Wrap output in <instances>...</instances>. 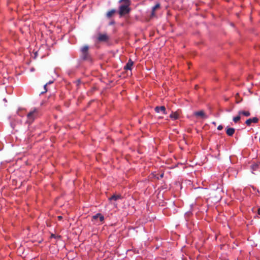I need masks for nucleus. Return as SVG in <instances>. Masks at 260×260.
Returning a JSON list of instances; mask_svg holds the SVG:
<instances>
[{
  "instance_id": "aec40b11",
  "label": "nucleus",
  "mask_w": 260,
  "mask_h": 260,
  "mask_svg": "<svg viewBox=\"0 0 260 260\" xmlns=\"http://www.w3.org/2000/svg\"><path fill=\"white\" fill-rule=\"evenodd\" d=\"M99 219H100V221H103L104 219V217L101 214H100V215L99 216Z\"/></svg>"
},
{
  "instance_id": "393cba45",
  "label": "nucleus",
  "mask_w": 260,
  "mask_h": 260,
  "mask_svg": "<svg viewBox=\"0 0 260 260\" xmlns=\"http://www.w3.org/2000/svg\"><path fill=\"white\" fill-rule=\"evenodd\" d=\"M115 23L114 21H112L111 22H110L109 24L110 25H113Z\"/></svg>"
},
{
  "instance_id": "423d86ee",
  "label": "nucleus",
  "mask_w": 260,
  "mask_h": 260,
  "mask_svg": "<svg viewBox=\"0 0 260 260\" xmlns=\"http://www.w3.org/2000/svg\"><path fill=\"white\" fill-rule=\"evenodd\" d=\"M154 110H155V111L156 113H159L160 112H161L164 114H167L166 108L164 106H160V107L159 106H156L154 108Z\"/></svg>"
},
{
  "instance_id": "39448f33",
  "label": "nucleus",
  "mask_w": 260,
  "mask_h": 260,
  "mask_svg": "<svg viewBox=\"0 0 260 260\" xmlns=\"http://www.w3.org/2000/svg\"><path fill=\"white\" fill-rule=\"evenodd\" d=\"M258 119L257 117H253L252 118L248 119L246 120L245 123L247 125L250 126L252 123H257Z\"/></svg>"
},
{
  "instance_id": "2eb2a0df",
  "label": "nucleus",
  "mask_w": 260,
  "mask_h": 260,
  "mask_svg": "<svg viewBox=\"0 0 260 260\" xmlns=\"http://www.w3.org/2000/svg\"><path fill=\"white\" fill-rule=\"evenodd\" d=\"M236 99V103L237 104H239L242 101V98H240L238 93H236L235 95Z\"/></svg>"
},
{
  "instance_id": "f03ea898",
  "label": "nucleus",
  "mask_w": 260,
  "mask_h": 260,
  "mask_svg": "<svg viewBox=\"0 0 260 260\" xmlns=\"http://www.w3.org/2000/svg\"><path fill=\"white\" fill-rule=\"evenodd\" d=\"M39 114V111L37 108H34L32 111H30L27 115L26 122L28 124L31 123L37 117Z\"/></svg>"
},
{
  "instance_id": "a211bd4d",
  "label": "nucleus",
  "mask_w": 260,
  "mask_h": 260,
  "mask_svg": "<svg viewBox=\"0 0 260 260\" xmlns=\"http://www.w3.org/2000/svg\"><path fill=\"white\" fill-rule=\"evenodd\" d=\"M259 165L258 164H254L251 167L253 171L256 170V169L258 168Z\"/></svg>"
},
{
  "instance_id": "9d476101",
  "label": "nucleus",
  "mask_w": 260,
  "mask_h": 260,
  "mask_svg": "<svg viewBox=\"0 0 260 260\" xmlns=\"http://www.w3.org/2000/svg\"><path fill=\"white\" fill-rule=\"evenodd\" d=\"M235 132L234 128L227 127L226 129V133L229 136H232Z\"/></svg>"
},
{
  "instance_id": "f257e3e1",
  "label": "nucleus",
  "mask_w": 260,
  "mask_h": 260,
  "mask_svg": "<svg viewBox=\"0 0 260 260\" xmlns=\"http://www.w3.org/2000/svg\"><path fill=\"white\" fill-rule=\"evenodd\" d=\"M89 46L88 45H85L82 47L81 49V58L83 60H91V57L88 52Z\"/></svg>"
},
{
  "instance_id": "f3484780",
  "label": "nucleus",
  "mask_w": 260,
  "mask_h": 260,
  "mask_svg": "<svg viewBox=\"0 0 260 260\" xmlns=\"http://www.w3.org/2000/svg\"><path fill=\"white\" fill-rule=\"evenodd\" d=\"M119 3H124L123 4H125V5H127V4L131 5V0H119Z\"/></svg>"
},
{
  "instance_id": "f8f14e48",
  "label": "nucleus",
  "mask_w": 260,
  "mask_h": 260,
  "mask_svg": "<svg viewBox=\"0 0 260 260\" xmlns=\"http://www.w3.org/2000/svg\"><path fill=\"white\" fill-rule=\"evenodd\" d=\"M116 10L115 9H111L107 12L106 13V16L107 18H110L113 16L115 13Z\"/></svg>"
},
{
  "instance_id": "4be33fe9",
  "label": "nucleus",
  "mask_w": 260,
  "mask_h": 260,
  "mask_svg": "<svg viewBox=\"0 0 260 260\" xmlns=\"http://www.w3.org/2000/svg\"><path fill=\"white\" fill-rule=\"evenodd\" d=\"M47 85V84H46L44 85V88L45 91H43V92H42L41 93H45V92L47 91V88H46Z\"/></svg>"
},
{
  "instance_id": "20e7f679",
  "label": "nucleus",
  "mask_w": 260,
  "mask_h": 260,
  "mask_svg": "<svg viewBox=\"0 0 260 260\" xmlns=\"http://www.w3.org/2000/svg\"><path fill=\"white\" fill-rule=\"evenodd\" d=\"M98 40L99 42H107L109 40V37L106 34H99Z\"/></svg>"
},
{
  "instance_id": "ddd939ff",
  "label": "nucleus",
  "mask_w": 260,
  "mask_h": 260,
  "mask_svg": "<svg viewBox=\"0 0 260 260\" xmlns=\"http://www.w3.org/2000/svg\"><path fill=\"white\" fill-rule=\"evenodd\" d=\"M121 198V196L120 194H114L112 196H111L110 198H109V200L110 201H117L118 199H120Z\"/></svg>"
},
{
  "instance_id": "412c9836",
  "label": "nucleus",
  "mask_w": 260,
  "mask_h": 260,
  "mask_svg": "<svg viewBox=\"0 0 260 260\" xmlns=\"http://www.w3.org/2000/svg\"><path fill=\"white\" fill-rule=\"evenodd\" d=\"M51 237L54 238H60V236H55L54 234H52L51 235Z\"/></svg>"
},
{
  "instance_id": "0eeeda50",
  "label": "nucleus",
  "mask_w": 260,
  "mask_h": 260,
  "mask_svg": "<svg viewBox=\"0 0 260 260\" xmlns=\"http://www.w3.org/2000/svg\"><path fill=\"white\" fill-rule=\"evenodd\" d=\"M193 115L196 117H201L202 118H206L207 116H206L204 111L201 110L200 111H197L194 112Z\"/></svg>"
},
{
  "instance_id": "5701e85b",
  "label": "nucleus",
  "mask_w": 260,
  "mask_h": 260,
  "mask_svg": "<svg viewBox=\"0 0 260 260\" xmlns=\"http://www.w3.org/2000/svg\"><path fill=\"white\" fill-rule=\"evenodd\" d=\"M222 128H223V126L221 125H219L217 127V129H218L219 131L222 129Z\"/></svg>"
},
{
  "instance_id": "b1692460",
  "label": "nucleus",
  "mask_w": 260,
  "mask_h": 260,
  "mask_svg": "<svg viewBox=\"0 0 260 260\" xmlns=\"http://www.w3.org/2000/svg\"><path fill=\"white\" fill-rule=\"evenodd\" d=\"M57 218L59 220H61L62 218L61 216H58Z\"/></svg>"
},
{
  "instance_id": "6e6552de",
  "label": "nucleus",
  "mask_w": 260,
  "mask_h": 260,
  "mask_svg": "<svg viewBox=\"0 0 260 260\" xmlns=\"http://www.w3.org/2000/svg\"><path fill=\"white\" fill-rule=\"evenodd\" d=\"M133 64H134L133 61L131 59H129V60H128V62L126 63V65L124 66V69L126 70H131L132 67L133 66Z\"/></svg>"
},
{
  "instance_id": "6ab92c4d",
  "label": "nucleus",
  "mask_w": 260,
  "mask_h": 260,
  "mask_svg": "<svg viewBox=\"0 0 260 260\" xmlns=\"http://www.w3.org/2000/svg\"><path fill=\"white\" fill-rule=\"evenodd\" d=\"M100 215V213H98L96 215H94L92 218L93 219H97L99 218V216Z\"/></svg>"
},
{
  "instance_id": "7ed1b4c3",
  "label": "nucleus",
  "mask_w": 260,
  "mask_h": 260,
  "mask_svg": "<svg viewBox=\"0 0 260 260\" xmlns=\"http://www.w3.org/2000/svg\"><path fill=\"white\" fill-rule=\"evenodd\" d=\"M130 5H131L123 4L119 7L118 13L120 16H122L129 13L131 11V8H129Z\"/></svg>"
},
{
  "instance_id": "1a4fd4ad",
  "label": "nucleus",
  "mask_w": 260,
  "mask_h": 260,
  "mask_svg": "<svg viewBox=\"0 0 260 260\" xmlns=\"http://www.w3.org/2000/svg\"><path fill=\"white\" fill-rule=\"evenodd\" d=\"M160 4L159 3H157L153 7H152V11H151V17H154V16H155V11L157 9H159L160 8Z\"/></svg>"
},
{
  "instance_id": "bb28decb",
  "label": "nucleus",
  "mask_w": 260,
  "mask_h": 260,
  "mask_svg": "<svg viewBox=\"0 0 260 260\" xmlns=\"http://www.w3.org/2000/svg\"><path fill=\"white\" fill-rule=\"evenodd\" d=\"M164 176V174H161L160 176V178H162Z\"/></svg>"
},
{
  "instance_id": "a878e982",
  "label": "nucleus",
  "mask_w": 260,
  "mask_h": 260,
  "mask_svg": "<svg viewBox=\"0 0 260 260\" xmlns=\"http://www.w3.org/2000/svg\"><path fill=\"white\" fill-rule=\"evenodd\" d=\"M257 213L258 214L260 215V208H258L257 210Z\"/></svg>"
},
{
  "instance_id": "dca6fc26",
  "label": "nucleus",
  "mask_w": 260,
  "mask_h": 260,
  "mask_svg": "<svg viewBox=\"0 0 260 260\" xmlns=\"http://www.w3.org/2000/svg\"><path fill=\"white\" fill-rule=\"evenodd\" d=\"M240 119H241V115H239L238 114V115H237V116L233 117V120L235 123H237L239 121Z\"/></svg>"
},
{
  "instance_id": "9b49d317",
  "label": "nucleus",
  "mask_w": 260,
  "mask_h": 260,
  "mask_svg": "<svg viewBox=\"0 0 260 260\" xmlns=\"http://www.w3.org/2000/svg\"><path fill=\"white\" fill-rule=\"evenodd\" d=\"M239 115H243L245 117H248L250 115V113L248 111L240 110L238 112Z\"/></svg>"
},
{
  "instance_id": "cd10ccee",
  "label": "nucleus",
  "mask_w": 260,
  "mask_h": 260,
  "mask_svg": "<svg viewBox=\"0 0 260 260\" xmlns=\"http://www.w3.org/2000/svg\"><path fill=\"white\" fill-rule=\"evenodd\" d=\"M53 83V81H50V82H48V83H47V84H51V83Z\"/></svg>"
},
{
  "instance_id": "4468645a",
  "label": "nucleus",
  "mask_w": 260,
  "mask_h": 260,
  "mask_svg": "<svg viewBox=\"0 0 260 260\" xmlns=\"http://www.w3.org/2000/svg\"><path fill=\"white\" fill-rule=\"evenodd\" d=\"M170 117L174 120L177 119L179 118V114L177 112H172L170 115Z\"/></svg>"
}]
</instances>
